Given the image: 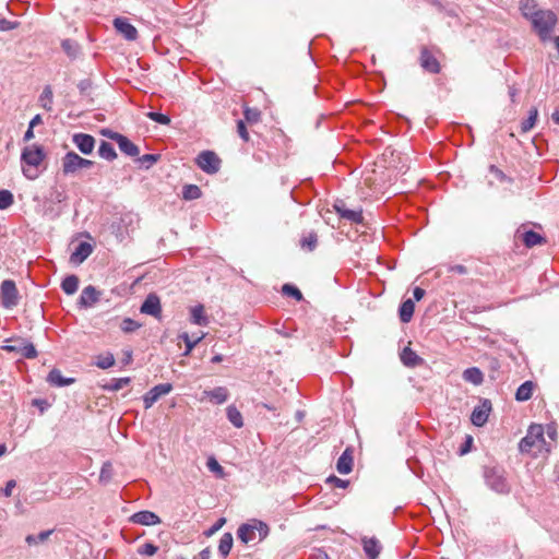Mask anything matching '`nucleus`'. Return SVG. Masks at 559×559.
<instances>
[{
	"instance_id": "nucleus-1",
	"label": "nucleus",
	"mask_w": 559,
	"mask_h": 559,
	"mask_svg": "<svg viewBox=\"0 0 559 559\" xmlns=\"http://www.w3.org/2000/svg\"><path fill=\"white\" fill-rule=\"evenodd\" d=\"M520 451L522 453H532L538 456L543 452L549 453L550 447L544 438V429L542 425H531L526 436L520 441Z\"/></svg>"
},
{
	"instance_id": "nucleus-2",
	"label": "nucleus",
	"mask_w": 559,
	"mask_h": 559,
	"mask_svg": "<svg viewBox=\"0 0 559 559\" xmlns=\"http://www.w3.org/2000/svg\"><path fill=\"white\" fill-rule=\"evenodd\" d=\"M44 148L39 145H29L23 148L21 160L23 164V175L31 180L38 177L37 167L45 159Z\"/></svg>"
},
{
	"instance_id": "nucleus-3",
	"label": "nucleus",
	"mask_w": 559,
	"mask_h": 559,
	"mask_svg": "<svg viewBox=\"0 0 559 559\" xmlns=\"http://www.w3.org/2000/svg\"><path fill=\"white\" fill-rule=\"evenodd\" d=\"M486 485L499 495H508L511 486L506 477V471L501 466H485L483 473Z\"/></svg>"
},
{
	"instance_id": "nucleus-4",
	"label": "nucleus",
	"mask_w": 559,
	"mask_h": 559,
	"mask_svg": "<svg viewBox=\"0 0 559 559\" xmlns=\"http://www.w3.org/2000/svg\"><path fill=\"white\" fill-rule=\"evenodd\" d=\"M269 532L270 528L266 523L253 519L248 523L240 525L237 531V535L242 543L248 544L257 538L259 540H263L269 535Z\"/></svg>"
},
{
	"instance_id": "nucleus-5",
	"label": "nucleus",
	"mask_w": 559,
	"mask_h": 559,
	"mask_svg": "<svg viewBox=\"0 0 559 559\" xmlns=\"http://www.w3.org/2000/svg\"><path fill=\"white\" fill-rule=\"evenodd\" d=\"M531 21L540 39L546 40L550 37V33L557 22V16L550 10H537V12L532 14Z\"/></svg>"
},
{
	"instance_id": "nucleus-6",
	"label": "nucleus",
	"mask_w": 559,
	"mask_h": 559,
	"mask_svg": "<svg viewBox=\"0 0 559 559\" xmlns=\"http://www.w3.org/2000/svg\"><path fill=\"white\" fill-rule=\"evenodd\" d=\"M94 165L93 160L79 156L75 152H68L62 158V173L73 175L83 168H90Z\"/></svg>"
},
{
	"instance_id": "nucleus-7",
	"label": "nucleus",
	"mask_w": 559,
	"mask_h": 559,
	"mask_svg": "<svg viewBox=\"0 0 559 559\" xmlns=\"http://www.w3.org/2000/svg\"><path fill=\"white\" fill-rule=\"evenodd\" d=\"M197 165L207 174H216L221 168L219 157L212 151L201 152L197 159Z\"/></svg>"
},
{
	"instance_id": "nucleus-8",
	"label": "nucleus",
	"mask_w": 559,
	"mask_h": 559,
	"mask_svg": "<svg viewBox=\"0 0 559 559\" xmlns=\"http://www.w3.org/2000/svg\"><path fill=\"white\" fill-rule=\"evenodd\" d=\"M1 301L5 308H12L19 304V293L16 285L11 280H5L1 284Z\"/></svg>"
},
{
	"instance_id": "nucleus-9",
	"label": "nucleus",
	"mask_w": 559,
	"mask_h": 559,
	"mask_svg": "<svg viewBox=\"0 0 559 559\" xmlns=\"http://www.w3.org/2000/svg\"><path fill=\"white\" fill-rule=\"evenodd\" d=\"M419 63L420 67L432 74H437L441 70V66L433 55V52L426 46L421 47L420 49V57H419Z\"/></svg>"
},
{
	"instance_id": "nucleus-10",
	"label": "nucleus",
	"mask_w": 559,
	"mask_h": 559,
	"mask_svg": "<svg viewBox=\"0 0 559 559\" xmlns=\"http://www.w3.org/2000/svg\"><path fill=\"white\" fill-rule=\"evenodd\" d=\"M173 390L170 383H160L152 388L144 396L143 403L146 409L151 408L162 396L168 394Z\"/></svg>"
},
{
	"instance_id": "nucleus-11",
	"label": "nucleus",
	"mask_w": 559,
	"mask_h": 559,
	"mask_svg": "<svg viewBox=\"0 0 559 559\" xmlns=\"http://www.w3.org/2000/svg\"><path fill=\"white\" fill-rule=\"evenodd\" d=\"M116 31L127 40H135L138 38L136 28L126 17H116L114 20Z\"/></svg>"
},
{
	"instance_id": "nucleus-12",
	"label": "nucleus",
	"mask_w": 559,
	"mask_h": 559,
	"mask_svg": "<svg viewBox=\"0 0 559 559\" xmlns=\"http://www.w3.org/2000/svg\"><path fill=\"white\" fill-rule=\"evenodd\" d=\"M490 411H491L490 401L484 400L479 406L474 408L472 416H471L472 423L477 427L484 426L488 420Z\"/></svg>"
},
{
	"instance_id": "nucleus-13",
	"label": "nucleus",
	"mask_w": 559,
	"mask_h": 559,
	"mask_svg": "<svg viewBox=\"0 0 559 559\" xmlns=\"http://www.w3.org/2000/svg\"><path fill=\"white\" fill-rule=\"evenodd\" d=\"M140 310L142 313L150 314L154 318H160L162 307L159 297L156 294L147 295Z\"/></svg>"
},
{
	"instance_id": "nucleus-14",
	"label": "nucleus",
	"mask_w": 559,
	"mask_h": 559,
	"mask_svg": "<svg viewBox=\"0 0 559 559\" xmlns=\"http://www.w3.org/2000/svg\"><path fill=\"white\" fill-rule=\"evenodd\" d=\"M130 522L144 526H153L159 524L160 518L152 511H139L130 516Z\"/></svg>"
},
{
	"instance_id": "nucleus-15",
	"label": "nucleus",
	"mask_w": 559,
	"mask_h": 559,
	"mask_svg": "<svg viewBox=\"0 0 559 559\" xmlns=\"http://www.w3.org/2000/svg\"><path fill=\"white\" fill-rule=\"evenodd\" d=\"M334 209L342 218H345L352 223H361L364 219L361 211L347 209L343 201H336Z\"/></svg>"
},
{
	"instance_id": "nucleus-16",
	"label": "nucleus",
	"mask_w": 559,
	"mask_h": 559,
	"mask_svg": "<svg viewBox=\"0 0 559 559\" xmlns=\"http://www.w3.org/2000/svg\"><path fill=\"white\" fill-rule=\"evenodd\" d=\"M73 143L75 146L83 153V154H91L95 146V139L86 133H76L72 138Z\"/></svg>"
},
{
	"instance_id": "nucleus-17",
	"label": "nucleus",
	"mask_w": 559,
	"mask_h": 559,
	"mask_svg": "<svg viewBox=\"0 0 559 559\" xmlns=\"http://www.w3.org/2000/svg\"><path fill=\"white\" fill-rule=\"evenodd\" d=\"M93 252V247L88 242H80L75 250L72 252L70 257V261L73 264H81L84 260H86L91 253Z\"/></svg>"
},
{
	"instance_id": "nucleus-18",
	"label": "nucleus",
	"mask_w": 559,
	"mask_h": 559,
	"mask_svg": "<svg viewBox=\"0 0 559 559\" xmlns=\"http://www.w3.org/2000/svg\"><path fill=\"white\" fill-rule=\"evenodd\" d=\"M516 238L521 239L527 248L546 243V239L534 230H526L524 233L518 230Z\"/></svg>"
},
{
	"instance_id": "nucleus-19",
	"label": "nucleus",
	"mask_w": 559,
	"mask_h": 559,
	"mask_svg": "<svg viewBox=\"0 0 559 559\" xmlns=\"http://www.w3.org/2000/svg\"><path fill=\"white\" fill-rule=\"evenodd\" d=\"M361 543L368 559H377L382 549L379 540L374 537H362Z\"/></svg>"
},
{
	"instance_id": "nucleus-20",
	"label": "nucleus",
	"mask_w": 559,
	"mask_h": 559,
	"mask_svg": "<svg viewBox=\"0 0 559 559\" xmlns=\"http://www.w3.org/2000/svg\"><path fill=\"white\" fill-rule=\"evenodd\" d=\"M401 361L408 368H415L424 364V359L419 357L411 347H404L400 354Z\"/></svg>"
},
{
	"instance_id": "nucleus-21",
	"label": "nucleus",
	"mask_w": 559,
	"mask_h": 559,
	"mask_svg": "<svg viewBox=\"0 0 559 559\" xmlns=\"http://www.w3.org/2000/svg\"><path fill=\"white\" fill-rule=\"evenodd\" d=\"M353 451L347 448L338 457L336 463V469L340 474H349L353 469Z\"/></svg>"
},
{
	"instance_id": "nucleus-22",
	"label": "nucleus",
	"mask_w": 559,
	"mask_h": 559,
	"mask_svg": "<svg viewBox=\"0 0 559 559\" xmlns=\"http://www.w3.org/2000/svg\"><path fill=\"white\" fill-rule=\"evenodd\" d=\"M100 293L92 285L86 286L80 297L83 307H92L99 300Z\"/></svg>"
},
{
	"instance_id": "nucleus-23",
	"label": "nucleus",
	"mask_w": 559,
	"mask_h": 559,
	"mask_svg": "<svg viewBox=\"0 0 559 559\" xmlns=\"http://www.w3.org/2000/svg\"><path fill=\"white\" fill-rule=\"evenodd\" d=\"M190 322L200 326H206L210 323L203 305H197L190 308Z\"/></svg>"
},
{
	"instance_id": "nucleus-24",
	"label": "nucleus",
	"mask_w": 559,
	"mask_h": 559,
	"mask_svg": "<svg viewBox=\"0 0 559 559\" xmlns=\"http://www.w3.org/2000/svg\"><path fill=\"white\" fill-rule=\"evenodd\" d=\"M116 142L122 153L135 157L140 154L139 147L124 135H116Z\"/></svg>"
},
{
	"instance_id": "nucleus-25",
	"label": "nucleus",
	"mask_w": 559,
	"mask_h": 559,
	"mask_svg": "<svg viewBox=\"0 0 559 559\" xmlns=\"http://www.w3.org/2000/svg\"><path fill=\"white\" fill-rule=\"evenodd\" d=\"M47 381L55 386H66L74 382L73 378H64L59 369H52L47 378Z\"/></svg>"
},
{
	"instance_id": "nucleus-26",
	"label": "nucleus",
	"mask_w": 559,
	"mask_h": 559,
	"mask_svg": "<svg viewBox=\"0 0 559 559\" xmlns=\"http://www.w3.org/2000/svg\"><path fill=\"white\" fill-rule=\"evenodd\" d=\"M300 248L306 251H313L318 245V235L314 231L304 233L299 240Z\"/></svg>"
},
{
	"instance_id": "nucleus-27",
	"label": "nucleus",
	"mask_w": 559,
	"mask_h": 559,
	"mask_svg": "<svg viewBox=\"0 0 559 559\" xmlns=\"http://www.w3.org/2000/svg\"><path fill=\"white\" fill-rule=\"evenodd\" d=\"M204 394L211 399L215 404H223L228 400V390L224 386H217L210 391H204Z\"/></svg>"
},
{
	"instance_id": "nucleus-28",
	"label": "nucleus",
	"mask_w": 559,
	"mask_h": 559,
	"mask_svg": "<svg viewBox=\"0 0 559 559\" xmlns=\"http://www.w3.org/2000/svg\"><path fill=\"white\" fill-rule=\"evenodd\" d=\"M535 384L532 381H525L522 383L516 392H515V400L519 402H525L530 400L533 395Z\"/></svg>"
},
{
	"instance_id": "nucleus-29",
	"label": "nucleus",
	"mask_w": 559,
	"mask_h": 559,
	"mask_svg": "<svg viewBox=\"0 0 559 559\" xmlns=\"http://www.w3.org/2000/svg\"><path fill=\"white\" fill-rule=\"evenodd\" d=\"M415 310V304L412 299H406L400 306V319L402 322L407 323L412 320Z\"/></svg>"
},
{
	"instance_id": "nucleus-30",
	"label": "nucleus",
	"mask_w": 559,
	"mask_h": 559,
	"mask_svg": "<svg viewBox=\"0 0 559 559\" xmlns=\"http://www.w3.org/2000/svg\"><path fill=\"white\" fill-rule=\"evenodd\" d=\"M52 98H53L52 88L50 85H46L39 96V99H38L40 106L45 110L51 111L52 110Z\"/></svg>"
},
{
	"instance_id": "nucleus-31",
	"label": "nucleus",
	"mask_w": 559,
	"mask_h": 559,
	"mask_svg": "<svg viewBox=\"0 0 559 559\" xmlns=\"http://www.w3.org/2000/svg\"><path fill=\"white\" fill-rule=\"evenodd\" d=\"M5 349H8L10 352L16 350L21 354V356L28 358V359H33V358L37 357V350L32 343L24 344L23 346H21L19 348L16 346H7Z\"/></svg>"
},
{
	"instance_id": "nucleus-32",
	"label": "nucleus",
	"mask_w": 559,
	"mask_h": 559,
	"mask_svg": "<svg viewBox=\"0 0 559 559\" xmlns=\"http://www.w3.org/2000/svg\"><path fill=\"white\" fill-rule=\"evenodd\" d=\"M463 379L467 382H471V383L477 385L483 382L484 376H483V372L478 368L472 367V368H467L466 370H464Z\"/></svg>"
},
{
	"instance_id": "nucleus-33",
	"label": "nucleus",
	"mask_w": 559,
	"mask_h": 559,
	"mask_svg": "<svg viewBox=\"0 0 559 559\" xmlns=\"http://www.w3.org/2000/svg\"><path fill=\"white\" fill-rule=\"evenodd\" d=\"M233 543L234 538L231 533H224L222 535L218 544V551L224 558H226L229 555L233 547Z\"/></svg>"
},
{
	"instance_id": "nucleus-34",
	"label": "nucleus",
	"mask_w": 559,
	"mask_h": 559,
	"mask_svg": "<svg viewBox=\"0 0 559 559\" xmlns=\"http://www.w3.org/2000/svg\"><path fill=\"white\" fill-rule=\"evenodd\" d=\"M226 414L228 420L236 427L241 428L243 427V418L241 413L237 409L235 405H229L226 408Z\"/></svg>"
},
{
	"instance_id": "nucleus-35",
	"label": "nucleus",
	"mask_w": 559,
	"mask_h": 559,
	"mask_svg": "<svg viewBox=\"0 0 559 559\" xmlns=\"http://www.w3.org/2000/svg\"><path fill=\"white\" fill-rule=\"evenodd\" d=\"M61 288L67 295H73L79 288V277L76 275L67 276L61 283Z\"/></svg>"
},
{
	"instance_id": "nucleus-36",
	"label": "nucleus",
	"mask_w": 559,
	"mask_h": 559,
	"mask_svg": "<svg viewBox=\"0 0 559 559\" xmlns=\"http://www.w3.org/2000/svg\"><path fill=\"white\" fill-rule=\"evenodd\" d=\"M205 336L204 333H202L200 336H197L195 338H192L188 333H182L179 337L185 342L186 344V350L185 356L190 355L192 349L195 347V345L203 340Z\"/></svg>"
},
{
	"instance_id": "nucleus-37",
	"label": "nucleus",
	"mask_w": 559,
	"mask_h": 559,
	"mask_svg": "<svg viewBox=\"0 0 559 559\" xmlns=\"http://www.w3.org/2000/svg\"><path fill=\"white\" fill-rule=\"evenodd\" d=\"M98 154L102 158H105L107 160H114L117 157V153L114 148V146L106 141H103L98 148Z\"/></svg>"
},
{
	"instance_id": "nucleus-38",
	"label": "nucleus",
	"mask_w": 559,
	"mask_h": 559,
	"mask_svg": "<svg viewBox=\"0 0 559 559\" xmlns=\"http://www.w3.org/2000/svg\"><path fill=\"white\" fill-rule=\"evenodd\" d=\"M537 117H538L537 108H535V107L531 108L528 111V117L521 123L522 132L525 133V132H528L530 130H532L536 123Z\"/></svg>"
},
{
	"instance_id": "nucleus-39",
	"label": "nucleus",
	"mask_w": 559,
	"mask_h": 559,
	"mask_svg": "<svg viewBox=\"0 0 559 559\" xmlns=\"http://www.w3.org/2000/svg\"><path fill=\"white\" fill-rule=\"evenodd\" d=\"M201 189L195 185H187L182 189V198L185 200H195L201 197Z\"/></svg>"
},
{
	"instance_id": "nucleus-40",
	"label": "nucleus",
	"mask_w": 559,
	"mask_h": 559,
	"mask_svg": "<svg viewBox=\"0 0 559 559\" xmlns=\"http://www.w3.org/2000/svg\"><path fill=\"white\" fill-rule=\"evenodd\" d=\"M95 365L100 369H108L115 365V358L114 355L110 353H107L105 355H98L96 357Z\"/></svg>"
},
{
	"instance_id": "nucleus-41",
	"label": "nucleus",
	"mask_w": 559,
	"mask_h": 559,
	"mask_svg": "<svg viewBox=\"0 0 559 559\" xmlns=\"http://www.w3.org/2000/svg\"><path fill=\"white\" fill-rule=\"evenodd\" d=\"M51 534H52L51 530L43 531L36 536L27 535L25 540L28 545H36V544L46 542Z\"/></svg>"
},
{
	"instance_id": "nucleus-42",
	"label": "nucleus",
	"mask_w": 559,
	"mask_h": 559,
	"mask_svg": "<svg viewBox=\"0 0 559 559\" xmlns=\"http://www.w3.org/2000/svg\"><path fill=\"white\" fill-rule=\"evenodd\" d=\"M130 382H131V379L128 377L112 379L110 381V383H108L105 388L109 391L116 392V391H119V390L123 389L124 386H127Z\"/></svg>"
},
{
	"instance_id": "nucleus-43",
	"label": "nucleus",
	"mask_w": 559,
	"mask_h": 559,
	"mask_svg": "<svg viewBox=\"0 0 559 559\" xmlns=\"http://www.w3.org/2000/svg\"><path fill=\"white\" fill-rule=\"evenodd\" d=\"M13 202V194L9 190H0V210H7Z\"/></svg>"
},
{
	"instance_id": "nucleus-44",
	"label": "nucleus",
	"mask_w": 559,
	"mask_h": 559,
	"mask_svg": "<svg viewBox=\"0 0 559 559\" xmlns=\"http://www.w3.org/2000/svg\"><path fill=\"white\" fill-rule=\"evenodd\" d=\"M243 116L247 122L255 123L260 120L261 112L257 108L246 107L243 110Z\"/></svg>"
},
{
	"instance_id": "nucleus-45",
	"label": "nucleus",
	"mask_w": 559,
	"mask_h": 559,
	"mask_svg": "<svg viewBox=\"0 0 559 559\" xmlns=\"http://www.w3.org/2000/svg\"><path fill=\"white\" fill-rule=\"evenodd\" d=\"M535 2L534 0H524L521 2V10H522V13L525 17H528L530 20L532 19V14H534L535 12H537L535 10Z\"/></svg>"
},
{
	"instance_id": "nucleus-46",
	"label": "nucleus",
	"mask_w": 559,
	"mask_h": 559,
	"mask_svg": "<svg viewBox=\"0 0 559 559\" xmlns=\"http://www.w3.org/2000/svg\"><path fill=\"white\" fill-rule=\"evenodd\" d=\"M282 292L286 296L293 297L298 301L302 299L301 292L296 286H293L290 284H285L282 288Z\"/></svg>"
},
{
	"instance_id": "nucleus-47",
	"label": "nucleus",
	"mask_w": 559,
	"mask_h": 559,
	"mask_svg": "<svg viewBox=\"0 0 559 559\" xmlns=\"http://www.w3.org/2000/svg\"><path fill=\"white\" fill-rule=\"evenodd\" d=\"M146 117L148 119H151L152 121L160 123V124L167 126L170 123V118L167 115H164L160 112L150 111L146 114Z\"/></svg>"
},
{
	"instance_id": "nucleus-48",
	"label": "nucleus",
	"mask_w": 559,
	"mask_h": 559,
	"mask_svg": "<svg viewBox=\"0 0 559 559\" xmlns=\"http://www.w3.org/2000/svg\"><path fill=\"white\" fill-rule=\"evenodd\" d=\"M120 328L123 332L130 333V332L138 330L140 328V324L130 318H126L121 322Z\"/></svg>"
},
{
	"instance_id": "nucleus-49",
	"label": "nucleus",
	"mask_w": 559,
	"mask_h": 559,
	"mask_svg": "<svg viewBox=\"0 0 559 559\" xmlns=\"http://www.w3.org/2000/svg\"><path fill=\"white\" fill-rule=\"evenodd\" d=\"M158 550V547L153 543H145L139 547L138 552L144 556H154Z\"/></svg>"
},
{
	"instance_id": "nucleus-50",
	"label": "nucleus",
	"mask_w": 559,
	"mask_h": 559,
	"mask_svg": "<svg viewBox=\"0 0 559 559\" xmlns=\"http://www.w3.org/2000/svg\"><path fill=\"white\" fill-rule=\"evenodd\" d=\"M206 466L211 472H213L219 476L223 475V467L219 465V463L216 461V459L210 457L206 462Z\"/></svg>"
},
{
	"instance_id": "nucleus-51",
	"label": "nucleus",
	"mask_w": 559,
	"mask_h": 559,
	"mask_svg": "<svg viewBox=\"0 0 559 559\" xmlns=\"http://www.w3.org/2000/svg\"><path fill=\"white\" fill-rule=\"evenodd\" d=\"M237 133L245 141L248 142L250 140L246 123L243 120H238L237 122Z\"/></svg>"
},
{
	"instance_id": "nucleus-52",
	"label": "nucleus",
	"mask_w": 559,
	"mask_h": 559,
	"mask_svg": "<svg viewBox=\"0 0 559 559\" xmlns=\"http://www.w3.org/2000/svg\"><path fill=\"white\" fill-rule=\"evenodd\" d=\"M62 48L69 56L72 57H74L78 52V45L69 39L62 41Z\"/></svg>"
},
{
	"instance_id": "nucleus-53",
	"label": "nucleus",
	"mask_w": 559,
	"mask_h": 559,
	"mask_svg": "<svg viewBox=\"0 0 559 559\" xmlns=\"http://www.w3.org/2000/svg\"><path fill=\"white\" fill-rule=\"evenodd\" d=\"M159 158V155L157 154H145L140 158V162L142 164H146V168L155 164Z\"/></svg>"
},
{
	"instance_id": "nucleus-54",
	"label": "nucleus",
	"mask_w": 559,
	"mask_h": 559,
	"mask_svg": "<svg viewBox=\"0 0 559 559\" xmlns=\"http://www.w3.org/2000/svg\"><path fill=\"white\" fill-rule=\"evenodd\" d=\"M226 523L225 518H221L216 521L215 524H213L204 534L210 537L213 534H215L218 530L222 528V526Z\"/></svg>"
},
{
	"instance_id": "nucleus-55",
	"label": "nucleus",
	"mask_w": 559,
	"mask_h": 559,
	"mask_svg": "<svg viewBox=\"0 0 559 559\" xmlns=\"http://www.w3.org/2000/svg\"><path fill=\"white\" fill-rule=\"evenodd\" d=\"M111 478V465L109 463H105L102 467L99 479L102 481H108Z\"/></svg>"
},
{
	"instance_id": "nucleus-56",
	"label": "nucleus",
	"mask_w": 559,
	"mask_h": 559,
	"mask_svg": "<svg viewBox=\"0 0 559 559\" xmlns=\"http://www.w3.org/2000/svg\"><path fill=\"white\" fill-rule=\"evenodd\" d=\"M326 481L337 488H346L349 484L348 480L341 479L336 476H330Z\"/></svg>"
},
{
	"instance_id": "nucleus-57",
	"label": "nucleus",
	"mask_w": 559,
	"mask_h": 559,
	"mask_svg": "<svg viewBox=\"0 0 559 559\" xmlns=\"http://www.w3.org/2000/svg\"><path fill=\"white\" fill-rule=\"evenodd\" d=\"M16 22L9 21L7 19H0V31H11L17 27Z\"/></svg>"
},
{
	"instance_id": "nucleus-58",
	"label": "nucleus",
	"mask_w": 559,
	"mask_h": 559,
	"mask_svg": "<svg viewBox=\"0 0 559 559\" xmlns=\"http://www.w3.org/2000/svg\"><path fill=\"white\" fill-rule=\"evenodd\" d=\"M15 486L16 481L14 479H11L5 484V487L1 489V492L3 493L4 497H11Z\"/></svg>"
},
{
	"instance_id": "nucleus-59",
	"label": "nucleus",
	"mask_w": 559,
	"mask_h": 559,
	"mask_svg": "<svg viewBox=\"0 0 559 559\" xmlns=\"http://www.w3.org/2000/svg\"><path fill=\"white\" fill-rule=\"evenodd\" d=\"M309 559H330L328 554L320 549V548H316L313 549V551L311 552Z\"/></svg>"
},
{
	"instance_id": "nucleus-60",
	"label": "nucleus",
	"mask_w": 559,
	"mask_h": 559,
	"mask_svg": "<svg viewBox=\"0 0 559 559\" xmlns=\"http://www.w3.org/2000/svg\"><path fill=\"white\" fill-rule=\"evenodd\" d=\"M78 87L82 95L87 94L88 90L92 87V82L90 80H82L79 82Z\"/></svg>"
},
{
	"instance_id": "nucleus-61",
	"label": "nucleus",
	"mask_w": 559,
	"mask_h": 559,
	"mask_svg": "<svg viewBox=\"0 0 559 559\" xmlns=\"http://www.w3.org/2000/svg\"><path fill=\"white\" fill-rule=\"evenodd\" d=\"M448 272H453V273L464 275V274H467V267L462 264L449 265Z\"/></svg>"
},
{
	"instance_id": "nucleus-62",
	"label": "nucleus",
	"mask_w": 559,
	"mask_h": 559,
	"mask_svg": "<svg viewBox=\"0 0 559 559\" xmlns=\"http://www.w3.org/2000/svg\"><path fill=\"white\" fill-rule=\"evenodd\" d=\"M211 554L212 552H211L210 547H206L202 551H200L197 556H194L193 559H210Z\"/></svg>"
},
{
	"instance_id": "nucleus-63",
	"label": "nucleus",
	"mask_w": 559,
	"mask_h": 559,
	"mask_svg": "<svg viewBox=\"0 0 559 559\" xmlns=\"http://www.w3.org/2000/svg\"><path fill=\"white\" fill-rule=\"evenodd\" d=\"M102 134L108 139H111L114 141H116V135H121L120 133L118 132H114L111 130H108V129H104L102 130Z\"/></svg>"
},
{
	"instance_id": "nucleus-64",
	"label": "nucleus",
	"mask_w": 559,
	"mask_h": 559,
	"mask_svg": "<svg viewBox=\"0 0 559 559\" xmlns=\"http://www.w3.org/2000/svg\"><path fill=\"white\" fill-rule=\"evenodd\" d=\"M414 298L419 301L425 296V290L420 287H415L413 290Z\"/></svg>"
}]
</instances>
